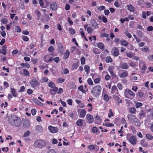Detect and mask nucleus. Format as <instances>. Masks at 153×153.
Returning a JSON list of instances; mask_svg holds the SVG:
<instances>
[{
	"mask_svg": "<svg viewBox=\"0 0 153 153\" xmlns=\"http://www.w3.org/2000/svg\"><path fill=\"white\" fill-rule=\"evenodd\" d=\"M146 13L145 11H143L142 12V17L144 19L146 18Z\"/></svg>",
	"mask_w": 153,
	"mask_h": 153,
	"instance_id": "59",
	"label": "nucleus"
},
{
	"mask_svg": "<svg viewBox=\"0 0 153 153\" xmlns=\"http://www.w3.org/2000/svg\"><path fill=\"white\" fill-rule=\"evenodd\" d=\"M101 90L102 88L100 86H96L91 90V93L94 96L97 97L99 96Z\"/></svg>",
	"mask_w": 153,
	"mask_h": 153,
	"instance_id": "2",
	"label": "nucleus"
},
{
	"mask_svg": "<svg viewBox=\"0 0 153 153\" xmlns=\"http://www.w3.org/2000/svg\"><path fill=\"white\" fill-rule=\"evenodd\" d=\"M78 89L79 90L81 91L82 92L85 93V90L83 89V86L81 85L79 87Z\"/></svg>",
	"mask_w": 153,
	"mask_h": 153,
	"instance_id": "57",
	"label": "nucleus"
},
{
	"mask_svg": "<svg viewBox=\"0 0 153 153\" xmlns=\"http://www.w3.org/2000/svg\"><path fill=\"white\" fill-rule=\"evenodd\" d=\"M87 120L90 123H92L94 121V118L93 116L90 114H88L86 115Z\"/></svg>",
	"mask_w": 153,
	"mask_h": 153,
	"instance_id": "12",
	"label": "nucleus"
},
{
	"mask_svg": "<svg viewBox=\"0 0 153 153\" xmlns=\"http://www.w3.org/2000/svg\"><path fill=\"white\" fill-rule=\"evenodd\" d=\"M105 7L103 6H99L97 7V9L99 10H105Z\"/></svg>",
	"mask_w": 153,
	"mask_h": 153,
	"instance_id": "61",
	"label": "nucleus"
},
{
	"mask_svg": "<svg viewBox=\"0 0 153 153\" xmlns=\"http://www.w3.org/2000/svg\"><path fill=\"white\" fill-rule=\"evenodd\" d=\"M109 113L108 114V117L109 118H111V117H113L114 115V114L113 113L112 109H109Z\"/></svg>",
	"mask_w": 153,
	"mask_h": 153,
	"instance_id": "49",
	"label": "nucleus"
},
{
	"mask_svg": "<svg viewBox=\"0 0 153 153\" xmlns=\"http://www.w3.org/2000/svg\"><path fill=\"white\" fill-rule=\"evenodd\" d=\"M23 74L26 76H30L28 71L26 69L23 70Z\"/></svg>",
	"mask_w": 153,
	"mask_h": 153,
	"instance_id": "41",
	"label": "nucleus"
},
{
	"mask_svg": "<svg viewBox=\"0 0 153 153\" xmlns=\"http://www.w3.org/2000/svg\"><path fill=\"white\" fill-rule=\"evenodd\" d=\"M93 28H92L90 27H89L87 28V31L88 34H91L93 32Z\"/></svg>",
	"mask_w": 153,
	"mask_h": 153,
	"instance_id": "32",
	"label": "nucleus"
},
{
	"mask_svg": "<svg viewBox=\"0 0 153 153\" xmlns=\"http://www.w3.org/2000/svg\"><path fill=\"white\" fill-rule=\"evenodd\" d=\"M6 47L5 46H4L2 47V48L0 51V53L3 54L4 55H5L6 54Z\"/></svg>",
	"mask_w": 153,
	"mask_h": 153,
	"instance_id": "26",
	"label": "nucleus"
},
{
	"mask_svg": "<svg viewBox=\"0 0 153 153\" xmlns=\"http://www.w3.org/2000/svg\"><path fill=\"white\" fill-rule=\"evenodd\" d=\"M43 130V128L42 126L37 125L36 126L35 130L38 133H41Z\"/></svg>",
	"mask_w": 153,
	"mask_h": 153,
	"instance_id": "11",
	"label": "nucleus"
},
{
	"mask_svg": "<svg viewBox=\"0 0 153 153\" xmlns=\"http://www.w3.org/2000/svg\"><path fill=\"white\" fill-rule=\"evenodd\" d=\"M113 55L116 56L119 55V53L118 49L117 47H114L113 49Z\"/></svg>",
	"mask_w": 153,
	"mask_h": 153,
	"instance_id": "20",
	"label": "nucleus"
},
{
	"mask_svg": "<svg viewBox=\"0 0 153 153\" xmlns=\"http://www.w3.org/2000/svg\"><path fill=\"white\" fill-rule=\"evenodd\" d=\"M95 120L96 123L97 124H100L101 123V119L100 117L97 115L95 117Z\"/></svg>",
	"mask_w": 153,
	"mask_h": 153,
	"instance_id": "23",
	"label": "nucleus"
},
{
	"mask_svg": "<svg viewBox=\"0 0 153 153\" xmlns=\"http://www.w3.org/2000/svg\"><path fill=\"white\" fill-rule=\"evenodd\" d=\"M78 67V65L77 63H74L72 66V68L73 69H76Z\"/></svg>",
	"mask_w": 153,
	"mask_h": 153,
	"instance_id": "58",
	"label": "nucleus"
},
{
	"mask_svg": "<svg viewBox=\"0 0 153 153\" xmlns=\"http://www.w3.org/2000/svg\"><path fill=\"white\" fill-rule=\"evenodd\" d=\"M91 26L94 29H95L98 27L97 23L94 20H92L91 21Z\"/></svg>",
	"mask_w": 153,
	"mask_h": 153,
	"instance_id": "17",
	"label": "nucleus"
},
{
	"mask_svg": "<svg viewBox=\"0 0 153 153\" xmlns=\"http://www.w3.org/2000/svg\"><path fill=\"white\" fill-rule=\"evenodd\" d=\"M146 137L149 140H152L153 139V136L150 134L148 133L146 135Z\"/></svg>",
	"mask_w": 153,
	"mask_h": 153,
	"instance_id": "30",
	"label": "nucleus"
},
{
	"mask_svg": "<svg viewBox=\"0 0 153 153\" xmlns=\"http://www.w3.org/2000/svg\"><path fill=\"white\" fill-rule=\"evenodd\" d=\"M79 33H80L82 37L85 36V33L83 31V29L81 28L79 29Z\"/></svg>",
	"mask_w": 153,
	"mask_h": 153,
	"instance_id": "47",
	"label": "nucleus"
},
{
	"mask_svg": "<svg viewBox=\"0 0 153 153\" xmlns=\"http://www.w3.org/2000/svg\"><path fill=\"white\" fill-rule=\"evenodd\" d=\"M87 106L89 107L88 108V111H91L92 110V104L91 103H88V104Z\"/></svg>",
	"mask_w": 153,
	"mask_h": 153,
	"instance_id": "48",
	"label": "nucleus"
},
{
	"mask_svg": "<svg viewBox=\"0 0 153 153\" xmlns=\"http://www.w3.org/2000/svg\"><path fill=\"white\" fill-rule=\"evenodd\" d=\"M140 66L141 67V69L144 71H145L147 69V67L145 63L142 61H141L139 64Z\"/></svg>",
	"mask_w": 153,
	"mask_h": 153,
	"instance_id": "16",
	"label": "nucleus"
},
{
	"mask_svg": "<svg viewBox=\"0 0 153 153\" xmlns=\"http://www.w3.org/2000/svg\"><path fill=\"white\" fill-rule=\"evenodd\" d=\"M72 100L71 99H69L67 100V102L68 104L70 105H72Z\"/></svg>",
	"mask_w": 153,
	"mask_h": 153,
	"instance_id": "55",
	"label": "nucleus"
},
{
	"mask_svg": "<svg viewBox=\"0 0 153 153\" xmlns=\"http://www.w3.org/2000/svg\"><path fill=\"white\" fill-rule=\"evenodd\" d=\"M30 84L32 87H34L37 86L39 84V82L38 80L35 78H33L30 81Z\"/></svg>",
	"mask_w": 153,
	"mask_h": 153,
	"instance_id": "6",
	"label": "nucleus"
},
{
	"mask_svg": "<svg viewBox=\"0 0 153 153\" xmlns=\"http://www.w3.org/2000/svg\"><path fill=\"white\" fill-rule=\"evenodd\" d=\"M105 61L106 63H109L112 62L113 61V60L111 57L109 56L106 57Z\"/></svg>",
	"mask_w": 153,
	"mask_h": 153,
	"instance_id": "37",
	"label": "nucleus"
},
{
	"mask_svg": "<svg viewBox=\"0 0 153 153\" xmlns=\"http://www.w3.org/2000/svg\"><path fill=\"white\" fill-rule=\"evenodd\" d=\"M31 112L32 115L33 116L35 115L36 114V110L35 108H33L32 109Z\"/></svg>",
	"mask_w": 153,
	"mask_h": 153,
	"instance_id": "62",
	"label": "nucleus"
},
{
	"mask_svg": "<svg viewBox=\"0 0 153 153\" xmlns=\"http://www.w3.org/2000/svg\"><path fill=\"white\" fill-rule=\"evenodd\" d=\"M135 106L137 108H138L143 105L142 103L140 102H137L135 103Z\"/></svg>",
	"mask_w": 153,
	"mask_h": 153,
	"instance_id": "50",
	"label": "nucleus"
},
{
	"mask_svg": "<svg viewBox=\"0 0 153 153\" xmlns=\"http://www.w3.org/2000/svg\"><path fill=\"white\" fill-rule=\"evenodd\" d=\"M146 113V110H141L140 111L139 115L143 117H145Z\"/></svg>",
	"mask_w": 153,
	"mask_h": 153,
	"instance_id": "27",
	"label": "nucleus"
},
{
	"mask_svg": "<svg viewBox=\"0 0 153 153\" xmlns=\"http://www.w3.org/2000/svg\"><path fill=\"white\" fill-rule=\"evenodd\" d=\"M109 36V35L108 33H102L101 34V37H108Z\"/></svg>",
	"mask_w": 153,
	"mask_h": 153,
	"instance_id": "64",
	"label": "nucleus"
},
{
	"mask_svg": "<svg viewBox=\"0 0 153 153\" xmlns=\"http://www.w3.org/2000/svg\"><path fill=\"white\" fill-rule=\"evenodd\" d=\"M53 60L56 63H58L59 61V57H56L55 58H53Z\"/></svg>",
	"mask_w": 153,
	"mask_h": 153,
	"instance_id": "63",
	"label": "nucleus"
},
{
	"mask_svg": "<svg viewBox=\"0 0 153 153\" xmlns=\"http://www.w3.org/2000/svg\"><path fill=\"white\" fill-rule=\"evenodd\" d=\"M51 8L53 10H56L57 8V5L55 2H53L50 4Z\"/></svg>",
	"mask_w": 153,
	"mask_h": 153,
	"instance_id": "13",
	"label": "nucleus"
},
{
	"mask_svg": "<svg viewBox=\"0 0 153 153\" xmlns=\"http://www.w3.org/2000/svg\"><path fill=\"white\" fill-rule=\"evenodd\" d=\"M110 98V97H109L108 95L107 94H104L103 96V99L106 101H108Z\"/></svg>",
	"mask_w": 153,
	"mask_h": 153,
	"instance_id": "39",
	"label": "nucleus"
},
{
	"mask_svg": "<svg viewBox=\"0 0 153 153\" xmlns=\"http://www.w3.org/2000/svg\"><path fill=\"white\" fill-rule=\"evenodd\" d=\"M8 122L10 125L15 127H19L22 124L21 119L15 115H11L8 118Z\"/></svg>",
	"mask_w": 153,
	"mask_h": 153,
	"instance_id": "1",
	"label": "nucleus"
},
{
	"mask_svg": "<svg viewBox=\"0 0 153 153\" xmlns=\"http://www.w3.org/2000/svg\"><path fill=\"white\" fill-rule=\"evenodd\" d=\"M87 82L88 84L90 85H92L93 84V82L90 78H88L87 80Z\"/></svg>",
	"mask_w": 153,
	"mask_h": 153,
	"instance_id": "51",
	"label": "nucleus"
},
{
	"mask_svg": "<svg viewBox=\"0 0 153 153\" xmlns=\"http://www.w3.org/2000/svg\"><path fill=\"white\" fill-rule=\"evenodd\" d=\"M128 21V18L127 17L125 18V19L121 18L120 19V21L122 24H123L125 21Z\"/></svg>",
	"mask_w": 153,
	"mask_h": 153,
	"instance_id": "43",
	"label": "nucleus"
},
{
	"mask_svg": "<svg viewBox=\"0 0 153 153\" xmlns=\"http://www.w3.org/2000/svg\"><path fill=\"white\" fill-rule=\"evenodd\" d=\"M48 128L49 131L51 133H55L58 131L57 128L56 127H54L50 126L48 127Z\"/></svg>",
	"mask_w": 153,
	"mask_h": 153,
	"instance_id": "10",
	"label": "nucleus"
},
{
	"mask_svg": "<svg viewBox=\"0 0 153 153\" xmlns=\"http://www.w3.org/2000/svg\"><path fill=\"white\" fill-rule=\"evenodd\" d=\"M98 47L101 49H104L105 46L104 44L102 42H99L98 44L97 45Z\"/></svg>",
	"mask_w": 153,
	"mask_h": 153,
	"instance_id": "33",
	"label": "nucleus"
},
{
	"mask_svg": "<svg viewBox=\"0 0 153 153\" xmlns=\"http://www.w3.org/2000/svg\"><path fill=\"white\" fill-rule=\"evenodd\" d=\"M140 144L143 147H146L148 146V143L145 141V140L142 139L141 140Z\"/></svg>",
	"mask_w": 153,
	"mask_h": 153,
	"instance_id": "24",
	"label": "nucleus"
},
{
	"mask_svg": "<svg viewBox=\"0 0 153 153\" xmlns=\"http://www.w3.org/2000/svg\"><path fill=\"white\" fill-rule=\"evenodd\" d=\"M84 70L87 74H88L90 71V67L89 66L85 65L84 67Z\"/></svg>",
	"mask_w": 153,
	"mask_h": 153,
	"instance_id": "35",
	"label": "nucleus"
},
{
	"mask_svg": "<svg viewBox=\"0 0 153 153\" xmlns=\"http://www.w3.org/2000/svg\"><path fill=\"white\" fill-rule=\"evenodd\" d=\"M108 71L111 76H116V75L114 74V72L112 71L111 68H108Z\"/></svg>",
	"mask_w": 153,
	"mask_h": 153,
	"instance_id": "52",
	"label": "nucleus"
},
{
	"mask_svg": "<svg viewBox=\"0 0 153 153\" xmlns=\"http://www.w3.org/2000/svg\"><path fill=\"white\" fill-rule=\"evenodd\" d=\"M70 55V52L68 50H67L66 51V52L64 54V58L65 59H66L68 58L69 56Z\"/></svg>",
	"mask_w": 153,
	"mask_h": 153,
	"instance_id": "31",
	"label": "nucleus"
},
{
	"mask_svg": "<svg viewBox=\"0 0 153 153\" xmlns=\"http://www.w3.org/2000/svg\"><path fill=\"white\" fill-rule=\"evenodd\" d=\"M92 131L93 133L98 134L100 133V131L96 127H94L92 129Z\"/></svg>",
	"mask_w": 153,
	"mask_h": 153,
	"instance_id": "22",
	"label": "nucleus"
},
{
	"mask_svg": "<svg viewBox=\"0 0 153 153\" xmlns=\"http://www.w3.org/2000/svg\"><path fill=\"white\" fill-rule=\"evenodd\" d=\"M80 115V117L81 118H83L85 116L86 114V111L84 109L78 110V112Z\"/></svg>",
	"mask_w": 153,
	"mask_h": 153,
	"instance_id": "9",
	"label": "nucleus"
},
{
	"mask_svg": "<svg viewBox=\"0 0 153 153\" xmlns=\"http://www.w3.org/2000/svg\"><path fill=\"white\" fill-rule=\"evenodd\" d=\"M136 111V109L134 107L130 109L129 112L131 114H134Z\"/></svg>",
	"mask_w": 153,
	"mask_h": 153,
	"instance_id": "46",
	"label": "nucleus"
},
{
	"mask_svg": "<svg viewBox=\"0 0 153 153\" xmlns=\"http://www.w3.org/2000/svg\"><path fill=\"white\" fill-rule=\"evenodd\" d=\"M128 94L130 95L132 98H134L135 96V94L131 90L126 89L125 93V97L128 98L132 99V98H131L129 97Z\"/></svg>",
	"mask_w": 153,
	"mask_h": 153,
	"instance_id": "4",
	"label": "nucleus"
},
{
	"mask_svg": "<svg viewBox=\"0 0 153 153\" xmlns=\"http://www.w3.org/2000/svg\"><path fill=\"white\" fill-rule=\"evenodd\" d=\"M43 58L44 61L47 63L52 62L53 59V58L50 56L48 55H45Z\"/></svg>",
	"mask_w": 153,
	"mask_h": 153,
	"instance_id": "7",
	"label": "nucleus"
},
{
	"mask_svg": "<svg viewBox=\"0 0 153 153\" xmlns=\"http://www.w3.org/2000/svg\"><path fill=\"white\" fill-rule=\"evenodd\" d=\"M20 65L21 66H22L23 67H25L27 68H29L30 67V65L29 64H27V63H22Z\"/></svg>",
	"mask_w": 153,
	"mask_h": 153,
	"instance_id": "42",
	"label": "nucleus"
},
{
	"mask_svg": "<svg viewBox=\"0 0 153 153\" xmlns=\"http://www.w3.org/2000/svg\"><path fill=\"white\" fill-rule=\"evenodd\" d=\"M48 79L47 78L45 77H43L41 80V82L42 83L47 82L48 81Z\"/></svg>",
	"mask_w": 153,
	"mask_h": 153,
	"instance_id": "44",
	"label": "nucleus"
},
{
	"mask_svg": "<svg viewBox=\"0 0 153 153\" xmlns=\"http://www.w3.org/2000/svg\"><path fill=\"white\" fill-rule=\"evenodd\" d=\"M45 145V143L42 140H39L35 141L33 145L36 147L42 148Z\"/></svg>",
	"mask_w": 153,
	"mask_h": 153,
	"instance_id": "3",
	"label": "nucleus"
},
{
	"mask_svg": "<svg viewBox=\"0 0 153 153\" xmlns=\"http://www.w3.org/2000/svg\"><path fill=\"white\" fill-rule=\"evenodd\" d=\"M128 120L131 122H134L138 120L137 118L133 115L129 114L127 115Z\"/></svg>",
	"mask_w": 153,
	"mask_h": 153,
	"instance_id": "5",
	"label": "nucleus"
},
{
	"mask_svg": "<svg viewBox=\"0 0 153 153\" xmlns=\"http://www.w3.org/2000/svg\"><path fill=\"white\" fill-rule=\"evenodd\" d=\"M10 92L14 97H16L17 96L18 93L14 88H10Z\"/></svg>",
	"mask_w": 153,
	"mask_h": 153,
	"instance_id": "18",
	"label": "nucleus"
},
{
	"mask_svg": "<svg viewBox=\"0 0 153 153\" xmlns=\"http://www.w3.org/2000/svg\"><path fill=\"white\" fill-rule=\"evenodd\" d=\"M84 121L83 120L79 119L76 122V125L79 126H82V125L83 122Z\"/></svg>",
	"mask_w": 153,
	"mask_h": 153,
	"instance_id": "25",
	"label": "nucleus"
},
{
	"mask_svg": "<svg viewBox=\"0 0 153 153\" xmlns=\"http://www.w3.org/2000/svg\"><path fill=\"white\" fill-rule=\"evenodd\" d=\"M15 31L17 32H20L21 31V29L20 27L18 26L15 27Z\"/></svg>",
	"mask_w": 153,
	"mask_h": 153,
	"instance_id": "56",
	"label": "nucleus"
},
{
	"mask_svg": "<svg viewBox=\"0 0 153 153\" xmlns=\"http://www.w3.org/2000/svg\"><path fill=\"white\" fill-rule=\"evenodd\" d=\"M69 31H70V33L71 34H74L75 33V30L72 28H69Z\"/></svg>",
	"mask_w": 153,
	"mask_h": 153,
	"instance_id": "54",
	"label": "nucleus"
},
{
	"mask_svg": "<svg viewBox=\"0 0 153 153\" xmlns=\"http://www.w3.org/2000/svg\"><path fill=\"white\" fill-rule=\"evenodd\" d=\"M103 125L108 127H113L114 126V125L113 124L109 123H105L103 124Z\"/></svg>",
	"mask_w": 153,
	"mask_h": 153,
	"instance_id": "36",
	"label": "nucleus"
},
{
	"mask_svg": "<svg viewBox=\"0 0 153 153\" xmlns=\"http://www.w3.org/2000/svg\"><path fill=\"white\" fill-rule=\"evenodd\" d=\"M128 73L127 71H125L119 75V76L120 78H124L127 77L128 75Z\"/></svg>",
	"mask_w": 153,
	"mask_h": 153,
	"instance_id": "19",
	"label": "nucleus"
},
{
	"mask_svg": "<svg viewBox=\"0 0 153 153\" xmlns=\"http://www.w3.org/2000/svg\"><path fill=\"white\" fill-rule=\"evenodd\" d=\"M114 100L117 102L119 103L122 102V100H120V98L117 96H114Z\"/></svg>",
	"mask_w": 153,
	"mask_h": 153,
	"instance_id": "34",
	"label": "nucleus"
},
{
	"mask_svg": "<svg viewBox=\"0 0 153 153\" xmlns=\"http://www.w3.org/2000/svg\"><path fill=\"white\" fill-rule=\"evenodd\" d=\"M93 52L95 54H99L100 53V50L97 48H94L93 49Z\"/></svg>",
	"mask_w": 153,
	"mask_h": 153,
	"instance_id": "28",
	"label": "nucleus"
},
{
	"mask_svg": "<svg viewBox=\"0 0 153 153\" xmlns=\"http://www.w3.org/2000/svg\"><path fill=\"white\" fill-rule=\"evenodd\" d=\"M121 67L124 69H127L129 68V66L128 64L126 62H123L121 65Z\"/></svg>",
	"mask_w": 153,
	"mask_h": 153,
	"instance_id": "21",
	"label": "nucleus"
},
{
	"mask_svg": "<svg viewBox=\"0 0 153 153\" xmlns=\"http://www.w3.org/2000/svg\"><path fill=\"white\" fill-rule=\"evenodd\" d=\"M129 142L133 145L136 144L137 143V139L136 137L134 136H131L128 139Z\"/></svg>",
	"mask_w": 153,
	"mask_h": 153,
	"instance_id": "8",
	"label": "nucleus"
},
{
	"mask_svg": "<svg viewBox=\"0 0 153 153\" xmlns=\"http://www.w3.org/2000/svg\"><path fill=\"white\" fill-rule=\"evenodd\" d=\"M125 35L129 38H131V35L130 33L128 32V31L126 30L124 32Z\"/></svg>",
	"mask_w": 153,
	"mask_h": 153,
	"instance_id": "40",
	"label": "nucleus"
},
{
	"mask_svg": "<svg viewBox=\"0 0 153 153\" xmlns=\"http://www.w3.org/2000/svg\"><path fill=\"white\" fill-rule=\"evenodd\" d=\"M85 59L84 57H82L81 58V64L84 65L85 63Z\"/></svg>",
	"mask_w": 153,
	"mask_h": 153,
	"instance_id": "60",
	"label": "nucleus"
},
{
	"mask_svg": "<svg viewBox=\"0 0 153 153\" xmlns=\"http://www.w3.org/2000/svg\"><path fill=\"white\" fill-rule=\"evenodd\" d=\"M121 1L120 0H116L114 3V6L117 7H119L121 5L120 2Z\"/></svg>",
	"mask_w": 153,
	"mask_h": 153,
	"instance_id": "29",
	"label": "nucleus"
},
{
	"mask_svg": "<svg viewBox=\"0 0 153 153\" xmlns=\"http://www.w3.org/2000/svg\"><path fill=\"white\" fill-rule=\"evenodd\" d=\"M88 148L90 151L93 150L95 149V147L93 145H90L88 146Z\"/></svg>",
	"mask_w": 153,
	"mask_h": 153,
	"instance_id": "45",
	"label": "nucleus"
},
{
	"mask_svg": "<svg viewBox=\"0 0 153 153\" xmlns=\"http://www.w3.org/2000/svg\"><path fill=\"white\" fill-rule=\"evenodd\" d=\"M127 9L131 12H133L134 11V6L131 4H129L126 6Z\"/></svg>",
	"mask_w": 153,
	"mask_h": 153,
	"instance_id": "15",
	"label": "nucleus"
},
{
	"mask_svg": "<svg viewBox=\"0 0 153 153\" xmlns=\"http://www.w3.org/2000/svg\"><path fill=\"white\" fill-rule=\"evenodd\" d=\"M58 90V88L55 86L53 88H52L51 89H50L49 92L51 95H53L56 94V92Z\"/></svg>",
	"mask_w": 153,
	"mask_h": 153,
	"instance_id": "14",
	"label": "nucleus"
},
{
	"mask_svg": "<svg viewBox=\"0 0 153 153\" xmlns=\"http://www.w3.org/2000/svg\"><path fill=\"white\" fill-rule=\"evenodd\" d=\"M48 86L51 88H52L55 87V85L54 83L50 82L48 84Z\"/></svg>",
	"mask_w": 153,
	"mask_h": 153,
	"instance_id": "53",
	"label": "nucleus"
},
{
	"mask_svg": "<svg viewBox=\"0 0 153 153\" xmlns=\"http://www.w3.org/2000/svg\"><path fill=\"white\" fill-rule=\"evenodd\" d=\"M121 45L124 46H126L128 45V43L126 41L123 40L121 42Z\"/></svg>",
	"mask_w": 153,
	"mask_h": 153,
	"instance_id": "38",
	"label": "nucleus"
}]
</instances>
